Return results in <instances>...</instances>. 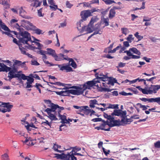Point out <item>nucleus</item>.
Returning <instances> with one entry per match:
<instances>
[{
  "instance_id": "1",
  "label": "nucleus",
  "mask_w": 160,
  "mask_h": 160,
  "mask_svg": "<svg viewBox=\"0 0 160 160\" xmlns=\"http://www.w3.org/2000/svg\"><path fill=\"white\" fill-rule=\"evenodd\" d=\"M45 103L48 104V107L50 108H47L45 112H47L48 117L52 120H57V114L60 113L62 110L64 109V107H60L57 104L52 103L50 100H44Z\"/></svg>"
},
{
  "instance_id": "2",
  "label": "nucleus",
  "mask_w": 160,
  "mask_h": 160,
  "mask_svg": "<svg viewBox=\"0 0 160 160\" xmlns=\"http://www.w3.org/2000/svg\"><path fill=\"white\" fill-rule=\"evenodd\" d=\"M21 37L19 38L20 42L24 44H27L28 45L25 46V48L29 49L30 48L31 45L28 42H32V41L31 38L30 33L28 32L25 31L22 32L20 33Z\"/></svg>"
},
{
  "instance_id": "3",
  "label": "nucleus",
  "mask_w": 160,
  "mask_h": 160,
  "mask_svg": "<svg viewBox=\"0 0 160 160\" xmlns=\"http://www.w3.org/2000/svg\"><path fill=\"white\" fill-rule=\"evenodd\" d=\"M96 75H97V80H98L97 84H100L101 86L97 87L98 88H101L102 87H107V84H110V77H107L104 75L99 74L98 73H96Z\"/></svg>"
},
{
  "instance_id": "4",
  "label": "nucleus",
  "mask_w": 160,
  "mask_h": 160,
  "mask_svg": "<svg viewBox=\"0 0 160 160\" xmlns=\"http://www.w3.org/2000/svg\"><path fill=\"white\" fill-rule=\"evenodd\" d=\"M56 156L54 157L58 159H63L64 160H77V158L73 155L69 154L68 152L66 154L62 153V154H55Z\"/></svg>"
},
{
  "instance_id": "5",
  "label": "nucleus",
  "mask_w": 160,
  "mask_h": 160,
  "mask_svg": "<svg viewBox=\"0 0 160 160\" xmlns=\"http://www.w3.org/2000/svg\"><path fill=\"white\" fill-rule=\"evenodd\" d=\"M127 112L126 111H122L120 109H115L113 112L111 113V116H119L122 118L121 122H124V119H126L127 117Z\"/></svg>"
},
{
  "instance_id": "6",
  "label": "nucleus",
  "mask_w": 160,
  "mask_h": 160,
  "mask_svg": "<svg viewBox=\"0 0 160 160\" xmlns=\"http://www.w3.org/2000/svg\"><path fill=\"white\" fill-rule=\"evenodd\" d=\"M98 80L97 79H94L91 81H88L85 83L83 85V89H84V91L86 89H90L91 87L93 86L97 87L101 86L99 83L97 84Z\"/></svg>"
},
{
  "instance_id": "7",
  "label": "nucleus",
  "mask_w": 160,
  "mask_h": 160,
  "mask_svg": "<svg viewBox=\"0 0 160 160\" xmlns=\"http://www.w3.org/2000/svg\"><path fill=\"white\" fill-rule=\"evenodd\" d=\"M127 120H126V119H124V122H121V120H120V119L114 120V118L112 117L111 116V127L114 126H124L128 123V121Z\"/></svg>"
},
{
  "instance_id": "8",
  "label": "nucleus",
  "mask_w": 160,
  "mask_h": 160,
  "mask_svg": "<svg viewBox=\"0 0 160 160\" xmlns=\"http://www.w3.org/2000/svg\"><path fill=\"white\" fill-rule=\"evenodd\" d=\"M71 88L75 89L76 90L70 89L68 90L69 94H72L73 95H79L82 94L84 92V89L78 86H73Z\"/></svg>"
},
{
  "instance_id": "9",
  "label": "nucleus",
  "mask_w": 160,
  "mask_h": 160,
  "mask_svg": "<svg viewBox=\"0 0 160 160\" xmlns=\"http://www.w3.org/2000/svg\"><path fill=\"white\" fill-rule=\"evenodd\" d=\"M96 11L95 10L93 9V10H92L91 12L88 10L82 11L80 13L82 18L80 22H83V21H85L88 17L91 16L92 13Z\"/></svg>"
},
{
  "instance_id": "10",
  "label": "nucleus",
  "mask_w": 160,
  "mask_h": 160,
  "mask_svg": "<svg viewBox=\"0 0 160 160\" xmlns=\"http://www.w3.org/2000/svg\"><path fill=\"white\" fill-rule=\"evenodd\" d=\"M139 99L142 101L144 102L148 101L150 102H156L160 105V97L155 98H140Z\"/></svg>"
},
{
  "instance_id": "11",
  "label": "nucleus",
  "mask_w": 160,
  "mask_h": 160,
  "mask_svg": "<svg viewBox=\"0 0 160 160\" xmlns=\"http://www.w3.org/2000/svg\"><path fill=\"white\" fill-rule=\"evenodd\" d=\"M159 89L158 85H151L150 87L148 88V89L147 90L148 94H152V93H156L157 91Z\"/></svg>"
},
{
  "instance_id": "12",
  "label": "nucleus",
  "mask_w": 160,
  "mask_h": 160,
  "mask_svg": "<svg viewBox=\"0 0 160 160\" xmlns=\"http://www.w3.org/2000/svg\"><path fill=\"white\" fill-rule=\"evenodd\" d=\"M60 68V70L63 71L65 70L66 72H69L73 71L72 68L69 65H64V64H56Z\"/></svg>"
},
{
  "instance_id": "13",
  "label": "nucleus",
  "mask_w": 160,
  "mask_h": 160,
  "mask_svg": "<svg viewBox=\"0 0 160 160\" xmlns=\"http://www.w3.org/2000/svg\"><path fill=\"white\" fill-rule=\"evenodd\" d=\"M92 121L93 122H97L102 121V125L104 127L106 125H108L109 127H110V122L108 121H105L102 119L101 118H94L92 120Z\"/></svg>"
},
{
  "instance_id": "14",
  "label": "nucleus",
  "mask_w": 160,
  "mask_h": 160,
  "mask_svg": "<svg viewBox=\"0 0 160 160\" xmlns=\"http://www.w3.org/2000/svg\"><path fill=\"white\" fill-rule=\"evenodd\" d=\"M3 107L6 108H1V112L4 113L7 112H10L11 111V109L13 107V105L9 104V103H5L4 106H3Z\"/></svg>"
},
{
  "instance_id": "15",
  "label": "nucleus",
  "mask_w": 160,
  "mask_h": 160,
  "mask_svg": "<svg viewBox=\"0 0 160 160\" xmlns=\"http://www.w3.org/2000/svg\"><path fill=\"white\" fill-rule=\"evenodd\" d=\"M39 0H27V1L30 2H34L31 4V6L36 8L39 7L41 5L42 3V1H40Z\"/></svg>"
},
{
  "instance_id": "16",
  "label": "nucleus",
  "mask_w": 160,
  "mask_h": 160,
  "mask_svg": "<svg viewBox=\"0 0 160 160\" xmlns=\"http://www.w3.org/2000/svg\"><path fill=\"white\" fill-rule=\"evenodd\" d=\"M97 21V18L95 17H92L88 25V27L87 28V30L89 31V33L92 32L91 28H92L94 22Z\"/></svg>"
},
{
  "instance_id": "17",
  "label": "nucleus",
  "mask_w": 160,
  "mask_h": 160,
  "mask_svg": "<svg viewBox=\"0 0 160 160\" xmlns=\"http://www.w3.org/2000/svg\"><path fill=\"white\" fill-rule=\"evenodd\" d=\"M18 72L17 67H12L11 69L9 71L8 73V77L9 79H12L14 78V75L15 73Z\"/></svg>"
},
{
  "instance_id": "18",
  "label": "nucleus",
  "mask_w": 160,
  "mask_h": 160,
  "mask_svg": "<svg viewBox=\"0 0 160 160\" xmlns=\"http://www.w3.org/2000/svg\"><path fill=\"white\" fill-rule=\"evenodd\" d=\"M64 55L62 54H60L59 56H57L56 53L53 56L56 61H60L63 60H68V57H64Z\"/></svg>"
},
{
  "instance_id": "19",
  "label": "nucleus",
  "mask_w": 160,
  "mask_h": 160,
  "mask_svg": "<svg viewBox=\"0 0 160 160\" xmlns=\"http://www.w3.org/2000/svg\"><path fill=\"white\" fill-rule=\"evenodd\" d=\"M94 32L92 34L93 35L98 34H101L102 32L100 31V24L96 25L94 29Z\"/></svg>"
},
{
  "instance_id": "20",
  "label": "nucleus",
  "mask_w": 160,
  "mask_h": 160,
  "mask_svg": "<svg viewBox=\"0 0 160 160\" xmlns=\"http://www.w3.org/2000/svg\"><path fill=\"white\" fill-rule=\"evenodd\" d=\"M56 93L57 94L61 96H68L69 95L68 90L64 91L57 92Z\"/></svg>"
},
{
  "instance_id": "21",
  "label": "nucleus",
  "mask_w": 160,
  "mask_h": 160,
  "mask_svg": "<svg viewBox=\"0 0 160 160\" xmlns=\"http://www.w3.org/2000/svg\"><path fill=\"white\" fill-rule=\"evenodd\" d=\"M124 51L130 52H132L133 53L138 55H140L141 54L139 50H138L136 48L134 47L132 48H130L129 50Z\"/></svg>"
},
{
  "instance_id": "22",
  "label": "nucleus",
  "mask_w": 160,
  "mask_h": 160,
  "mask_svg": "<svg viewBox=\"0 0 160 160\" xmlns=\"http://www.w3.org/2000/svg\"><path fill=\"white\" fill-rule=\"evenodd\" d=\"M101 24H104L103 27L108 26L109 25V19L108 18H103L102 19H101V24H99L101 26Z\"/></svg>"
},
{
  "instance_id": "23",
  "label": "nucleus",
  "mask_w": 160,
  "mask_h": 160,
  "mask_svg": "<svg viewBox=\"0 0 160 160\" xmlns=\"http://www.w3.org/2000/svg\"><path fill=\"white\" fill-rule=\"evenodd\" d=\"M1 68H0V71H5L7 72L9 71L12 69V68L9 67L6 65L3 64V65H2Z\"/></svg>"
},
{
  "instance_id": "24",
  "label": "nucleus",
  "mask_w": 160,
  "mask_h": 160,
  "mask_svg": "<svg viewBox=\"0 0 160 160\" xmlns=\"http://www.w3.org/2000/svg\"><path fill=\"white\" fill-rule=\"evenodd\" d=\"M32 141L33 140L32 138L29 137L26 138L25 140L23 142V143H26L29 142V143L27 145L28 146H32L34 144Z\"/></svg>"
},
{
  "instance_id": "25",
  "label": "nucleus",
  "mask_w": 160,
  "mask_h": 160,
  "mask_svg": "<svg viewBox=\"0 0 160 160\" xmlns=\"http://www.w3.org/2000/svg\"><path fill=\"white\" fill-rule=\"evenodd\" d=\"M124 53H126L128 56H131V58L132 59H138L140 58V56L133 55L130 52L124 51Z\"/></svg>"
},
{
  "instance_id": "26",
  "label": "nucleus",
  "mask_w": 160,
  "mask_h": 160,
  "mask_svg": "<svg viewBox=\"0 0 160 160\" xmlns=\"http://www.w3.org/2000/svg\"><path fill=\"white\" fill-rule=\"evenodd\" d=\"M33 28V30L34 31V32L37 34L40 35V34H43L44 32L42 33V31L41 30L37 28L36 26H34Z\"/></svg>"
},
{
  "instance_id": "27",
  "label": "nucleus",
  "mask_w": 160,
  "mask_h": 160,
  "mask_svg": "<svg viewBox=\"0 0 160 160\" xmlns=\"http://www.w3.org/2000/svg\"><path fill=\"white\" fill-rule=\"evenodd\" d=\"M98 101L96 99H93L91 100L90 101V105L89 106L90 108H94L95 107L94 105L95 104H98L99 105L98 103H97Z\"/></svg>"
},
{
  "instance_id": "28",
  "label": "nucleus",
  "mask_w": 160,
  "mask_h": 160,
  "mask_svg": "<svg viewBox=\"0 0 160 160\" xmlns=\"http://www.w3.org/2000/svg\"><path fill=\"white\" fill-rule=\"evenodd\" d=\"M47 54H48L52 57L56 54L55 51L52 49L48 48L47 49Z\"/></svg>"
},
{
  "instance_id": "29",
  "label": "nucleus",
  "mask_w": 160,
  "mask_h": 160,
  "mask_svg": "<svg viewBox=\"0 0 160 160\" xmlns=\"http://www.w3.org/2000/svg\"><path fill=\"white\" fill-rule=\"evenodd\" d=\"M68 60H69L70 62H71L70 65H71L72 67L74 68H77V65L76 62L72 58H68Z\"/></svg>"
},
{
  "instance_id": "30",
  "label": "nucleus",
  "mask_w": 160,
  "mask_h": 160,
  "mask_svg": "<svg viewBox=\"0 0 160 160\" xmlns=\"http://www.w3.org/2000/svg\"><path fill=\"white\" fill-rule=\"evenodd\" d=\"M136 88H138L139 90L141 91L142 92L145 94H148V92H147V89L148 88H145L144 89L142 88L139 86H137L136 87Z\"/></svg>"
},
{
  "instance_id": "31",
  "label": "nucleus",
  "mask_w": 160,
  "mask_h": 160,
  "mask_svg": "<svg viewBox=\"0 0 160 160\" xmlns=\"http://www.w3.org/2000/svg\"><path fill=\"white\" fill-rule=\"evenodd\" d=\"M138 115H135L133 116H132L130 118H126V120H127L128 121V124H129L131 122H132V118H134L135 119H139V118L138 117H137Z\"/></svg>"
},
{
  "instance_id": "32",
  "label": "nucleus",
  "mask_w": 160,
  "mask_h": 160,
  "mask_svg": "<svg viewBox=\"0 0 160 160\" xmlns=\"http://www.w3.org/2000/svg\"><path fill=\"white\" fill-rule=\"evenodd\" d=\"M57 116L59 118H60V119H61L62 121H66L67 122H69L67 120V118L66 116L64 115H62L60 114V113L57 114Z\"/></svg>"
},
{
  "instance_id": "33",
  "label": "nucleus",
  "mask_w": 160,
  "mask_h": 160,
  "mask_svg": "<svg viewBox=\"0 0 160 160\" xmlns=\"http://www.w3.org/2000/svg\"><path fill=\"white\" fill-rule=\"evenodd\" d=\"M105 127L103 126L102 124L99 127H96L95 128L97 129V130H99L100 129L104 130L106 131H109L110 129V127L107 128L106 129L105 128Z\"/></svg>"
},
{
  "instance_id": "34",
  "label": "nucleus",
  "mask_w": 160,
  "mask_h": 160,
  "mask_svg": "<svg viewBox=\"0 0 160 160\" xmlns=\"http://www.w3.org/2000/svg\"><path fill=\"white\" fill-rule=\"evenodd\" d=\"M114 83H117L118 85H120V84L117 82V80L116 78L111 77V85L113 86Z\"/></svg>"
},
{
  "instance_id": "35",
  "label": "nucleus",
  "mask_w": 160,
  "mask_h": 160,
  "mask_svg": "<svg viewBox=\"0 0 160 160\" xmlns=\"http://www.w3.org/2000/svg\"><path fill=\"white\" fill-rule=\"evenodd\" d=\"M18 65V66L20 65H22V62L18 60H16L14 62V63L13 64V67H17L16 65Z\"/></svg>"
},
{
  "instance_id": "36",
  "label": "nucleus",
  "mask_w": 160,
  "mask_h": 160,
  "mask_svg": "<svg viewBox=\"0 0 160 160\" xmlns=\"http://www.w3.org/2000/svg\"><path fill=\"white\" fill-rule=\"evenodd\" d=\"M52 122H49L47 120H46L45 122H42L41 123V125L42 127H44V126L46 125H48L51 127V125Z\"/></svg>"
},
{
  "instance_id": "37",
  "label": "nucleus",
  "mask_w": 160,
  "mask_h": 160,
  "mask_svg": "<svg viewBox=\"0 0 160 160\" xmlns=\"http://www.w3.org/2000/svg\"><path fill=\"white\" fill-rule=\"evenodd\" d=\"M19 48L21 52L22 53L25 55L27 53L26 52V49L22 46V45H19Z\"/></svg>"
},
{
  "instance_id": "38",
  "label": "nucleus",
  "mask_w": 160,
  "mask_h": 160,
  "mask_svg": "<svg viewBox=\"0 0 160 160\" xmlns=\"http://www.w3.org/2000/svg\"><path fill=\"white\" fill-rule=\"evenodd\" d=\"M1 28L2 29H3L4 30L7 31H9L10 30L9 28L5 25L4 23H2V24L1 26Z\"/></svg>"
},
{
  "instance_id": "39",
  "label": "nucleus",
  "mask_w": 160,
  "mask_h": 160,
  "mask_svg": "<svg viewBox=\"0 0 160 160\" xmlns=\"http://www.w3.org/2000/svg\"><path fill=\"white\" fill-rule=\"evenodd\" d=\"M74 150L73 149L72 151L70 152L69 153V154H71L72 155H73L74 156V155H79L80 156H83V155L82 154L80 153H77L76 152H75L74 153H73V151Z\"/></svg>"
},
{
  "instance_id": "40",
  "label": "nucleus",
  "mask_w": 160,
  "mask_h": 160,
  "mask_svg": "<svg viewBox=\"0 0 160 160\" xmlns=\"http://www.w3.org/2000/svg\"><path fill=\"white\" fill-rule=\"evenodd\" d=\"M2 158L3 160H9V156L7 153L2 155Z\"/></svg>"
},
{
  "instance_id": "41",
  "label": "nucleus",
  "mask_w": 160,
  "mask_h": 160,
  "mask_svg": "<svg viewBox=\"0 0 160 160\" xmlns=\"http://www.w3.org/2000/svg\"><path fill=\"white\" fill-rule=\"evenodd\" d=\"M28 78H27V83L32 84L33 82L34 81L33 78L29 76H28Z\"/></svg>"
},
{
  "instance_id": "42",
  "label": "nucleus",
  "mask_w": 160,
  "mask_h": 160,
  "mask_svg": "<svg viewBox=\"0 0 160 160\" xmlns=\"http://www.w3.org/2000/svg\"><path fill=\"white\" fill-rule=\"evenodd\" d=\"M132 34L129 35L128 37L127 38V39L128 41V42H131L132 40H133L134 38H132Z\"/></svg>"
},
{
  "instance_id": "43",
  "label": "nucleus",
  "mask_w": 160,
  "mask_h": 160,
  "mask_svg": "<svg viewBox=\"0 0 160 160\" xmlns=\"http://www.w3.org/2000/svg\"><path fill=\"white\" fill-rule=\"evenodd\" d=\"M31 64L32 65L38 66L39 65V63L37 61L33 60H32L31 61Z\"/></svg>"
},
{
  "instance_id": "44",
  "label": "nucleus",
  "mask_w": 160,
  "mask_h": 160,
  "mask_svg": "<svg viewBox=\"0 0 160 160\" xmlns=\"http://www.w3.org/2000/svg\"><path fill=\"white\" fill-rule=\"evenodd\" d=\"M86 108H88V106H80V108L79 109V111H78V112H82V111H84L85 109H86Z\"/></svg>"
},
{
  "instance_id": "45",
  "label": "nucleus",
  "mask_w": 160,
  "mask_h": 160,
  "mask_svg": "<svg viewBox=\"0 0 160 160\" xmlns=\"http://www.w3.org/2000/svg\"><path fill=\"white\" fill-rule=\"evenodd\" d=\"M34 86L36 87L37 89L38 90L40 93H41V89L39 88V87H42V85L41 84L38 83H36V85L35 86Z\"/></svg>"
},
{
  "instance_id": "46",
  "label": "nucleus",
  "mask_w": 160,
  "mask_h": 160,
  "mask_svg": "<svg viewBox=\"0 0 160 160\" xmlns=\"http://www.w3.org/2000/svg\"><path fill=\"white\" fill-rule=\"evenodd\" d=\"M154 146L156 148H160V141H158L154 143Z\"/></svg>"
},
{
  "instance_id": "47",
  "label": "nucleus",
  "mask_w": 160,
  "mask_h": 160,
  "mask_svg": "<svg viewBox=\"0 0 160 160\" xmlns=\"http://www.w3.org/2000/svg\"><path fill=\"white\" fill-rule=\"evenodd\" d=\"M43 61L48 66L50 67L55 65V64L49 62L48 61H47L46 60Z\"/></svg>"
},
{
  "instance_id": "48",
  "label": "nucleus",
  "mask_w": 160,
  "mask_h": 160,
  "mask_svg": "<svg viewBox=\"0 0 160 160\" xmlns=\"http://www.w3.org/2000/svg\"><path fill=\"white\" fill-rule=\"evenodd\" d=\"M42 8H41L40 9L38 10V16L43 17L44 16V14L42 13Z\"/></svg>"
},
{
  "instance_id": "49",
  "label": "nucleus",
  "mask_w": 160,
  "mask_h": 160,
  "mask_svg": "<svg viewBox=\"0 0 160 160\" xmlns=\"http://www.w3.org/2000/svg\"><path fill=\"white\" fill-rule=\"evenodd\" d=\"M61 146L60 145H58L57 144H54L53 147V148L54 150L55 151H56L57 150H58V148H61Z\"/></svg>"
},
{
  "instance_id": "50",
  "label": "nucleus",
  "mask_w": 160,
  "mask_h": 160,
  "mask_svg": "<svg viewBox=\"0 0 160 160\" xmlns=\"http://www.w3.org/2000/svg\"><path fill=\"white\" fill-rule=\"evenodd\" d=\"M116 12L113 9H111V19L115 16Z\"/></svg>"
},
{
  "instance_id": "51",
  "label": "nucleus",
  "mask_w": 160,
  "mask_h": 160,
  "mask_svg": "<svg viewBox=\"0 0 160 160\" xmlns=\"http://www.w3.org/2000/svg\"><path fill=\"white\" fill-rule=\"evenodd\" d=\"M88 108H86L84 111V113L86 115H88L91 112V109H88Z\"/></svg>"
},
{
  "instance_id": "52",
  "label": "nucleus",
  "mask_w": 160,
  "mask_h": 160,
  "mask_svg": "<svg viewBox=\"0 0 160 160\" xmlns=\"http://www.w3.org/2000/svg\"><path fill=\"white\" fill-rule=\"evenodd\" d=\"M50 83H51L52 84H54V85H57L58 86H64V84L62 83L61 82H57L55 83L54 82H50Z\"/></svg>"
},
{
  "instance_id": "53",
  "label": "nucleus",
  "mask_w": 160,
  "mask_h": 160,
  "mask_svg": "<svg viewBox=\"0 0 160 160\" xmlns=\"http://www.w3.org/2000/svg\"><path fill=\"white\" fill-rule=\"evenodd\" d=\"M49 7L50 8L52 9L53 10L55 11L56 9H58V6L57 5H55V4L52 6L50 5Z\"/></svg>"
},
{
  "instance_id": "54",
  "label": "nucleus",
  "mask_w": 160,
  "mask_h": 160,
  "mask_svg": "<svg viewBox=\"0 0 160 160\" xmlns=\"http://www.w3.org/2000/svg\"><path fill=\"white\" fill-rule=\"evenodd\" d=\"M26 13L22 9L20 10L19 14L22 17H24L25 14Z\"/></svg>"
},
{
  "instance_id": "55",
  "label": "nucleus",
  "mask_w": 160,
  "mask_h": 160,
  "mask_svg": "<svg viewBox=\"0 0 160 160\" xmlns=\"http://www.w3.org/2000/svg\"><path fill=\"white\" fill-rule=\"evenodd\" d=\"M126 63L120 62L118 64V66H117V68H123L124 67Z\"/></svg>"
},
{
  "instance_id": "56",
  "label": "nucleus",
  "mask_w": 160,
  "mask_h": 160,
  "mask_svg": "<svg viewBox=\"0 0 160 160\" xmlns=\"http://www.w3.org/2000/svg\"><path fill=\"white\" fill-rule=\"evenodd\" d=\"M108 107H107L106 108H97V107H96V108L99 110H100L102 111H104L105 110L107 109V108H110V104H108Z\"/></svg>"
},
{
  "instance_id": "57",
  "label": "nucleus",
  "mask_w": 160,
  "mask_h": 160,
  "mask_svg": "<svg viewBox=\"0 0 160 160\" xmlns=\"http://www.w3.org/2000/svg\"><path fill=\"white\" fill-rule=\"evenodd\" d=\"M72 148H73V149L76 150L77 151H79L81 150V148L79 147H75L73 148L71 147L69 148L65 149V150H69Z\"/></svg>"
},
{
  "instance_id": "58",
  "label": "nucleus",
  "mask_w": 160,
  "mask_h": 160,
  "mask_svg": "<svg viewBox=\"0 0 160 160\" xmlns=\"http://www.w3.org/2000/svg\"><path fill=\"white\" fill-rule=\"evenodd\" d=\"M118 104H111V108L118 109Z\"/></svg>"
},
{
  "instance_id": "59",
  "label": "nucleus",
  "mask_w": 160,
  "mask_h": 160,
  "mask_svg": "<svg viewBox=\"0 0 160 160\" xmlns=\"http://www.w3.org/2000/svg\"><path fill=\"white\" fill-rule=\"evenodd\" d=\"M122 33L125 35H126L127 33V31L128 29L126 28H121Z\"/></svg>"
},
{
  "instance_id": "60",
  "label": "nucleus",
  "mask_w": 160,
  "mask_h": 160,
  "mask_svg": "<svg viewBox=\"0 0 160 160\" xmlns=\"http://www.w3.org/2000/svg\"><path fill=\"white\" fill-rule=\"evenodd\" d=\"M73 6L72 4H71L69 2L67 1L66 2V7L69 8H71Z\"/></svg>"
},
{
  "instance_id": "61",
  "label": "nucleus",
  "mask_w": 160,
  "mask_h": 160,
  "mask_svg": "<svg viewBox=\"0 0 160 160\" xmlns=\"http://www.w3.org/2000/svg\"><path fill=\"white\" fill-rule=\"evenodd\" d=\"M103 116L105 118H107L108 120L110 121V115H108L107 114L104 112Z\"/></svg>"
},
{
  "instance_id": "62",
  "label": "nucleus",
  "mask_w": 160,
  "mask_h": 160,
  "mask_svg": "<svg viewBox=\"0 0 160 160\" xmlns=\"http://www.w3.org/2000/svg\"><path fill=\"white\" fill-rule=\"evenodd\" d=\"M28 76H26L24 74H21L20 79H22L23 80H27V79Z\"/></svg>"
},
{
  "instance_id": "63",
  "label": "nucleus",
  "mask_w": 160,
  "mask_h": 160,
  "mask_svg": "<svg viewBox=\"0 0 160 160\" xmlns=\"http://www.w3.org/2000/svg\"><path fill=\"white\" fill-rule=\"evenodd\" d=\"M39 53L42 55H44L45 54H47V51H45L42 50H40L38 51Z\"/></svg>"
},
{
  "instance_id": "64",
  "label": "nucleus",
  "mask_w": 160,
  "mask_h": 160,
  "mask_svg": "<svg viewBox=\"0 0 160 160\" xmlns=\"http://www.w3.org/2000/svg\"><path fill=\"white\" fill-rule=\"evenodd\" d=\"M104 52L105 53H110V47H108L107 48H106L104 51Z\"/></svg>"
}]
</instances>
